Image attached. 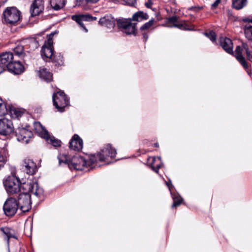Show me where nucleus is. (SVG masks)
<instances>
[{"label": "nucleus", "instance_id": "37998d69", "mask_svg": "<svg viewBox=\"0 0 252 252\" xmlns=\"http://www.w3.org/2000/svg\"><path fill=\"white\" fill-rule=\"evenodd\" d=\"M182 200L180 199H178L177 200H174V203L172 205V207H175L177 206L180 205L181 204Z\"/></svg>", "mask_w": 252, "mask_h": 252}, {"label": "nucleus", "instance_id": "b1692460", "mask_svg": "<svg viewBox=\"0 0 252 252\" xmlns=\"http://www.w3.org/2000/svg\"><path fill=\"white\" fill-rule=\"evenodd\" d=\"M178 28L181 30L191 31L193 30L192 26L186 21H178L177 24H175L174 25L171 26Z\"/></svg>", "mask_w": 252, "mask_h": 252}, {"label": "nucleus", "instance_id": "4be33fe9", "mask_svg": "<svg viewBox=\"0 0 252 252\" xmlns=\"http://www.w3.org/2000/svg\"><path fill=\"white\" fill-rule=\"evenodd\" d=\"M33 126L35 132L38 133L40 136L44 138H47L49 137V133L48 131L44 127H43L39 122H34L33 124Z\"/></svg>", "mask_w": 252, "mask_h": 252}, {"label": "nucleus", "instance_id": "2f4dec72", "mask_svg": "<svg viewBox=\"0 0 252 252\" xmlns=\"http://www.w3.org/2000/svg\"><path fill=\"white\" fill-rule=\"evenodd\" d=\"M245 34L248 39L252 40V26L250 25H246L245 26Z\"/></svg>", "mask_w": 252, "mask_h": 252}, {"label": "nucleus", "instance_id": "a878e982", "mask_svg": "<svg viewBox=\"0 0 252 252\" xmlns=\"http://www.w3.org/2000/svg\"><path fill=\"white\" fill-rule=\"evenodd\" d=\"M51 7L55 10H59L63 7L65 4V0H50Z\"/></svg>", "mask_w": 252, "mask_h": 252}, {"label": "nucleus", "instance_id": "9b49d317", "mask_svg": "<svg viewBox=\"0 0 252 252\" xmlns=\"http://www.w3.org/2000/svg\"><path fill=\"white\" fill-rule=\"evenodd\" d=\"M44 8V0H34L31 5V15L32 16L38 15L43 11Z\"/></svg>", "mask_w": 252, "mask_h": 252}, {"label": "nucleus", "instance_id": "72a5a7b5", "mask_svg": "<svg viewBox=\"0 0 252 252\" xmlns=\"http://www.w3.org/2000/svg\"><path fill=\"white\" fill-rule=\"evenodd\" d=\"M14 53L18 56H22L24 54V47L22 45L17 46L13 50Z\"/></svg>", "mask_w": 252, "mask_h": 252}, {"label": "nucleus", "instance_id": "dca6fc26", "mask_svg": "<svg viewBox=\"0 0 252 252\" xmlns=\"http://www.w3.org/2000/svg\"><path fill=\"white\" fill-rule=\"evenodd\" d=\"M83 140L77 135L74 134L69 142V147L75 151H79L83 148Z\"/></svg>", "mask_w": 252, "mask_h": 252}, {"label": "nucleus", "instance_id": "3c124183", "mask_svg": "<svg viewBox=\"0 0 252 252\" xmlns=\"http://www.w3.org/2000/svg\"><path fill=\"white\" fill-rule=\"evenodd\" d=\"M247 21L250 22L251 23H252V18H248L247 20Z\"/></svg>", "mask_w": 252, "mask_h": 252}, {"label": "nucleus", "instance_id": "f8f14e48", "mask_svg": "<svg viewBox=\"0 0 252 252\" xmlns=\"http://www.w3.org/2000/svg\"><path fill=\"white\" fill-rule=\"evenodd\" d=\"M23 168L24 171L29 175H33L37 171L36 164L29 158H25L23 162Z\"/></svg>", "mask_w": 252, "mask_h": 252}, {"label": "nucleus", "instance_id": "6ab92c4d", "mask_svg": "<svg viewBox=\"0 0 252 252\" xmlns=\"http://www.w3.org/2000/svg\"><path fill=\"white\" fill-rule=\"evenodd\" d=\"M7 70L16 74H19L23 72L24 66L20 62H13L7 67Z\"/></svg>", "mask_w": 252, "mask_h": 252}, {"label": "nucleus", "instance_id": "e433bc0d", "mask_svg": "<svg viewBox=\"0 0 252 252\" xmlns=\"http://www.w3.org/2000/svg\"><path fill=\"white\" fill-rule=\"evenodd\" d=\"M63 57L61 55H59L58 56L54 57V61L56 63V65H62L63 64Z\"/></svg>", "mask_w": 252, "mask_h": 252}, {"label": "nucleus", "instance_id": "58836bf2", "mask_svg": "<svg viewBox=\"0 0 252 252\" xmlns=\"http://www.w3.org/2000/svg\"><path fill=\"white\" fill-rule=\"evenodd\" d=\"M206 35L212 41H215L216 39V33L213 32L211 31L208 33H206Z\"/></svg>", "mask_w": 252, "mask_h": 252}, {"label": "nucleus", "instance_id": "a18cd8bd", "mask_svg": "<svg viewBox=\"0 0 252 252\" xmlns=\"http://www.w3.org/2000/svg\"><path fill=\"white\" fill-rule=\"evenodd\" d=\"M26 39L23 40L21 42L22 45H23V46H25L26 47L28 46L29 48H30V43L26 42ZM26 48H28V47H26Z\"/></svg>", "mask_w": 252, "mask_h": 252}, {"label": "nucleus", "instance_id": "412c9836", "mask_svg": "<svg viewBox=\"0 0 252 252\" xmlns=\"http://www.w3.org/2000/svg\"><path fill=\"white\" fill-rule=\"evenodd\" d=\"M243 49L241 46H238L235 49V58L246 69L249 68V65L247 63L245 58L242 55Z\"/></svg>", "mask_w": 252, "mask_h": 252}, {"label": "nucleus", "instance_id": "603ef678", "mask_svg": "<svg viewBox=\"0 0 252 252\" xmlns=\"http://www.w3.org/2000/svg\"><path fill=\"white\" fill-rule=\"evenodd\" d=\"M154 146H155V147H158V143H155V144H154Z\"/></svg>", "mask_w": 252, "mask_h": 252}, {"label": "nucleus", "instance_id": "09e8293b", "mask_svg": "<svg viewBox=\"0 0 252 252\" xmlns=\"http://www.w3.org/2000/svg\"><path fill=\"white\" fill-rule=\"evenodd\" d=\"M6 69L0 64V74L4 71Z\"/></svg>", "mask_w": 252, "mask_h": 252}, {"label": "nucleus", "instance_id": "c85d7f7f", "mask_svg": "<svg viewBox=\"0 0 252 252\" xmlns=\"http://www.w3.org/2000/svg\"><path fill=\"white\" fill-rule=\"evenodd\" d=\"M36 38H29L26 39V42L30 43V48L31 49H34L38 47L39 43Z\"/></svg>", "mask_w": 252, "mask_h": 252}, {"label": "nucleus", "instance_id": "f3484780", "mask_svg": "<svg viewBox=\"0 0 252 252\" xmlns=\"http://www.w3.org/2000/svg\"><path fill=\"white\" fill-rule=\"evenodd\" d=\"M116 20L110 15H106L99 20V24L108 28H113L115 25Z\"/></svg>", "mask_w": 252, "mask_h": 252}, {"label": "nucleus", "instance_id": "0eeeda50", "mask_svg": "<svg viewBox=\"0 0 252 252\" xmlns=\"http://www.w3.org/2000/svg\"><path fill=\"white\" fill-rule=\"evenodd\" d=\"M17 202L18 208L23 212H29L32 208L31 194L28 192L20 193Z\"/></svg>", "mask_w": 252, "mask_h": 252}, {"label": "nucleus", "instance_id": "4468645a", "mask_svg": "<svg viewBox=\"0 0 252 252\" xmlns=\"http://www.w3.org/2000/svg\"><path fill=\"white\" fill-rule=\"evenodd\" d=\"M72 19L75 21L86 32H88L87 29L84 26L83 22L84 21H92L96 19V17H94L90 15H73Z\"/></svg>", "mask_w": 252, "mask_h": 252}, {"label": "nucleus", "instance_id": "c9c22d12", "mask_svg": "<svg viewBox=\"0 0 252 252\" xmlns=\"http://www.w3.org/2000/svg\"><path fill=\"white\" fill-rule=\"evenodd\" d=\"M7 110L5 104L0 98V116H3L6 113Z\"/></svg>", "mask_w": 252, "mask_h": 252}, {"label": "nucleus", "instance_id": "473e14b6", "mask_svg": "<svg viewBox=\"0 0 252 252\" xmlns=\"http://www.w3.org/2000/svg\"><path fill=\"white\" fill-rule=\"evenodd\" d=\"M241 47L243 50L244 49L246 51L247 59H251L252 56V51L249 49L248 45L246 43L243 42Z\"/></svg>", "mask_w": 252, "mask_h": 252}, {"label": "nucleus", "instance_id": "aec40b11", "mask_svg": "<svg viewBox=\"0 0 252 252\" xmlns=\"http://www.w3.org/2000/svg\"><path fill=\"white\" fill-rule=\"evenodd\" d=\"M29 187V190L37 197H40L43 194V190L40 188L37 182L30 183L25 184Z\"/></svg>", "mask_w": 252, "mask_h": 252}, {"label": "nucleus", "instance_id": "1a4fd4ad", "mask_svg": "<svg viewBox=\"0 0 252 252\" xmlns=\"http://www.w3.org/2000/svg\"><path fill=\"white\" fill-rule=\"evenodd\" d=\"M17 200L12 197L8 198L3 205V211L6 216L12 217L14 216L18 210Z\"/></svg>", "mask_w": 252, "mask_h": 252}, {"label": "nucleus", "instance_id": "7c9ffc66", "mask_svg": "<svg viewBox=\"0 0 252 252\" xmlns=\"http://www.w3.org/2000/svg\"><path fill=\"white\" fill-rule=\"evenodd\" d=\"M155 22L156 21L154 19H151L149 22L146 23L140 27V31H145L149 30Z\"/></svg>", "mask_w": 252, "mask_h": 252}, {"label": "nucleus", "instance_id": "c03bdc74", "mask_svg": "<svg viewBox=\"0 0 252 252\" xmlns=\"http://www.w3.org/2000/svg\"><path fill=\"white\" fill-rule=\"evenodd\" d=\"M221 0H216L211 5V8L212 9H215L219 4L220 3Z\"/></svg>", "mask_w": 252, "mask_h": 252}, {"label": "nucleus", "instance_id": "a19ab883", "mask_svg": "<svg viewBox=\"0 0 252 252\" xmlns=\"http://www.w3.org/2000/svg\"><path fill=\"white\" fill-rule=\"evenodd\" d=\"M203 9V7L199 6H194L189 8V10H192L194 12H197Z\"/></svg>", "mask_w": 252, "mask_h": 252}, {"label": "nucleus", "instance_id": "393cba45", "mask_svg": "<svg viewBox=\"0 0 252 252\" xmlns=\"http://www.w3.org/2000/svg\"><path fill=\"white\" fill-rule=\"evenodd\" d=\"M38 75L40 78L47 82H49L52 80V74L46 68L40 69L38 71Z\"/></svg>", "mask_w": 252, "mask_h": 252}, {"label": "nucleus", "instance_id": "20e7f679", "mask_svg": "<svg viewBox=\"0 0 252 252\" xmlns=\"http://www.w3.org/2000/svg\"><path fill=\"white\" fill-rule=\"evenodd\" d=\"M4 186L7 193L10 194L17 193L20 190L21 183L15 176H8L3 182Z\"/></svg>", "mask_w": 252, "mask_h": 252}, {"label": "nucleus", "instance_id": "49530a36", "mask_svg": "<svg viewBox=\"0 0 252 252\" xmlns=\"http://www.w3.org/2000/svg\"><path fill=\"white\" fill-rule=\"evenodd\" d=\"M152 3L150 0L148 2L145 3V5L148 8H151V7L152 6Z\"/></svg>", "mask_w": 252, "mask_h": 252}, {"label": "nucleus", "instance_id": "ea45409f", "mask_svg": "<svg viewBox=\"0 0 252 252\" xmlns=\"http://www.w3.org/2000/svg\"><path fill=\"white\" fill-rule=\"evenodd\" d=\"M168 23L170 24H172L174 25L175 24H177L178 22V17L177 16H173L172 17H169L168 19Z\"/></svg>", "mask_w": 252, "mask_h": 252}, {"label": "nucleus", "instance_id": "6e6552de", "mask_svg": "<svg viewBox=\"0 0 252 252\" xmlns=\"http://www.w3.org/2000/svg\"><path fill=\"white\" fill-rule=\"evenodd\" d=\"M54 34V32H52L49 35L47 41L45 43L41 50V56L43 59L46 61L51 59L53 56L54 49L52 38Z\"/></svg>", "mask_w": 252, "mask_h": 252}, {"label": "nucleus", "instance_id": "f03ea898", "mask_svg": "<svg viewBox=\"0 0 252 252\" xmlns=\"http://www.w3.org/2000/svg\"><path fill=\"white\" fill-rule=\"evenodd\" d=\"M148 18L149 16L147 13L138 11L133 15L132 19H119L117 20V23L118 26L123 29L124 32L126 34H132L135 33L136 26V23L131 22L132 20L140 22Z\"/></svg>", "mask_w": 252, "mask_h": 252}, {"label": "nucleus", "instance_id": "8fccbe9b", "mask_svg": "<svg viewBox=\"0 0 252 252\" xmlns=\"http://www.w3.org/2000/svg\"><path fill=\"white\" fill-rule=\"evenodd\" d=\"M144 38L147 40L148 38V35L146 34H143Z\"/></svg>", "mask_w": 252, "mask_h": 252}, {"label": "nucleus", "instance_id": "f704fd0d", "mask_svg": "<svg viewBox=\"0 0 252 252\" xmlns=\"http://www.w3.org/2000/svg\"><path fill=\"white\" fill-rule=\"evenodd\" d=\"M7 159V157L3 150L0 151V166H3Z\"/></svg>", "mask_w": 252, "mask_h": 252}, {"label": "nucleus", "instance_id": "4c0bfd02", "mask_svg": "<svg viewBox=\"0 0 252 252\" xmlns=\"http://www.w3.org/2000/svg\"><path fill=\"white\" fill-rule=\"evenodd\" d=\"M11 113L16 118L21 117L23 114V112L18 109H13L11 110Z\"/></svg>", "mask_w": 252, "mask_h": 252}, {"label": "nucleus", "instance_id": "7ed1b4c3", "mask_svg": "<svg viewBox=\"0 0 252 252\" xmlns=\"http://www.w3.org/2000/svg\"><path fill=\"white\" fill-rule=\"evenodd\" d=\"M21 19V12L15 7H7L3 12L2 22L7 25L15 26Z\"/></svg>", "mask_w": 252, "mask_h": 252}, {"label": "nucleus", "instance_id": "79ce46f5", "mask_svg": "<svg viewBox=\"0 0 252 252\" xmlns=\"http://www.w3.org/2000/svg\"><path fill=\"white\" fill-rule=\"evenodd\" d=\"M127 5L133 6L136 2V0H123Z\"/></svg>", "mask_w": 252, "mask_h": 252}, {"label": "nucleus", "instance_id": "c756f323", "mask_svg": "<svg viewBox=\"0 0 252 252\" xmlns=\"http://www.w3.org/2000/svg\"><path fill=\"white\" fill-rule=\"evenodd\" d=\"M48 142L52 144L54 147H58L61 145V141L54 137L50 136L49 134V137L45 138Z\"/></svg>", "mask_w": 252, "mask_h": 252}, {"label": "nucleus", "instance_id": "cd10ccee", "mask_svg": "<svg viewBox=\"0 0 252 252\" xmlns=\"http://www.w3.org/2000/svg\"><path fill=\"white\" fill-rule=\"evenodd\" d=\"M152 167L154 171L158 173V169L161 167V160L159 157L153 158Z\"/></svg>", "mask_w": 252, "mask_h": 252}, {"label": "nucleus", "instance_id": "9d476101", "mask_svg": "<svg viewBox=\"0 0 252 252\" xmlns=\"http://www.w3.org/2000/svg\"><path fill=\"white\" fill-rule=\"evenodd\" d=\"M14 133V127L11 120L6 118L0 119V134L10 136Z\"/></svg>", "mask_w": 252, "mask_h": 252}, {"label": "nucleus", "instance_id": "39448f33", "mask_svg": "<svg viewBox=\"0 0 252 252\" xmlns=\"http://www.w3.org/2000/svg\"><path fill=\"white\" fill-rule=\"evenodd\" d=\"M117 155L116 150L110 144H106L96 155V162L98 161H106L110 158H115Z\"/></svg>", "mask_w": 252, "mask_h": 252}, {"label": "nucleus", "instance_id": "2eb2a0df", "mask_svg": "<svg viewBox=\"0 0 252 252\" xmlns=\"http://www.w3.org/2000/svg\"><path fill=\"white\" fill-rule=\"evenodd\" d=\"M220 44L223 50L230 54H233V43L231 39L226 37H221L219 39Z\"/></svg>", "mask_w": 252, "mask_h": 252}, {"label": "nucleus", "instance_id": "a211bd4d", "mask_svg": "<svg viewBox=\"0 0 252 252\" xmlns=\"http://www.w3.org/2000/svg\"><path fill=\"white\" fill-rule=\"evenodd\" d=\"M13 55L11 52H5L0 55V64L5 69L12 62Z\"/></svg>", "mask_w": 252, "mask_h": 252}, {"label": "nucleus", "instance_id": "bb28decb", "mask_svg": "<svg viewBox=\"0 0 252 252\" xmlns=\"http://www.w3.org/2000/svg\"><path fill=\"white\" fill-rule=\"evenodd\" d=\"M247 3V0H233V7L236 9L239 10L243 8Z\"/></svg>", "mask_w": 252, "mask_h": 252}, {"label": "nucleus", "instance_id": "ddd939ff", "mask_svg": "<svg viewBox=\"0 0 252 252\" xmlns=\"http://www.w3.org/2000/svg\"><path fill=\"white\" fill-rule=\"evenodd\" d=\"M16 136L18 141L28 143L32 137V133L31 131L23 128L16 131Z\"/></svg>", "mask_w": 252, "mask_h": 252}, {"label": "nucleus", "instance_id": "f257e3e1", "mask_svg": "<svg viewBox=\"0 0 252 252\" xmlns=\"http://www.w3.org/2000/svg\"><path fill=\"white\" fill-rule=\"evenodd\" d=\"M58 158L60 164L62 163L67 164L71 169L77 170H85L88 167L96 163V157L95 155H92L88 158L80 156H74L71 160H68L66 156L65 155H60Z\"/></svg>", "mask_w": 252, "mask_h": 252}, {"label": "nucleus", "instance_id": "5701e85b", "mask_svg": "<svg viewBox=\"0 0 252 252\" xmlns=\"http://www.w3.org/2000/svg\"><path fill=\"white\" fill-rule=\"evenodd\" d=\"M0 231L5 236V238L7 240V244H9V240L11 238L17 239L15 236V231L8 227H2L0 228Z\"/></svg>", "mask_w": 252, "mask_h": 252}, {"label": "nucleus", "instance_id": "de8ad7c7", "mask_svg": "<svg viewBox=\"0 0 252 252\" xmlns=\"http://www.w3.org/2000/svg\"><path fill=\"white\" fill-rule=\"evenodd\" d=\"M99 0H86L87 3H96Z\"/></svg>", "mask_w": 252, "mask_h": 252}, {"label": "nucleus", "instance_id": "423d86ee", "mask_svg": "<svg viewBox=\"0 0 252 252\" xmlns=\"http://www.w3.org/2000/svg\"><path fill=\"white\" fill-rule=\"evenodd\" d=\"M53 102L56 108L61 112L68 105L69 100L63 92L59 91L53 95Z\"/></svg>", "mask_w": 252, "mask_h": 252}]
</instances>
